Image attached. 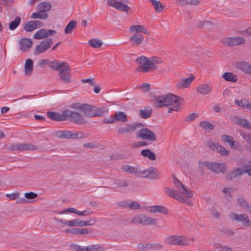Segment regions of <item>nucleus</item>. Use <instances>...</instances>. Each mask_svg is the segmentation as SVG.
<instances>
[{"label":"nucleus","mask_w":251,"mask_h":251,"mask_svg":"<svg viewBox=\"0 0 251 251\" xmlns=\"http://www.w3.org/2000/svg\"><path fill=\"white\" fill-rule=\"evenodd\" d=\"M229 217L233 221L242 222L243 226H251V221L246 214H237L232 212L229 214Z\"/></svg>","instance_id":"f8f14e48"},{"label":"nucleus","mask_w":251,"mask_h":251,"mask_svg":"<svg viewBox=\"0 0 251 251\" xmlns=\"http://www.w3.org/2000/svg\"><path fill=\"white\" fill-rule=\"evenodd\" d=\"M221 43L225 46L234 47L243 45L245 39L242 37H228L221 40Z\"/></svg>","instance_id":"6e6552de"},{"label":"nucleus","mask_w":251,"mask_h":251,"mask_svg":"<svg viewBox=\"0 0 251 251\" xmlns=\"http://www.w3.org/2000/svg\"><path fill=\"white\" fill-rule=\"evenodd\" d=\"M151 244L149 243L146 244L140 243L137 245L138 250L141 251H148L151 250Z\"/></svg>","instance_id":"603ef678"},{"label":"nucleus","mask_w":251,"mask_h":251,"mask_svg":"<svg viewBox=\"0 0 251 251\" xmlns=\"http://www.w3.org/2000/svg\"><path fill=\"white\" fill-rule=\"evenodd\" d=\"M172 177L173 183L176 190L166 188V191L168 195L179 201L190 205L191 202L188 199L184 198L183 196H180L179 194L184 195L186 198H191L193 196L192 191L187 189L182 183L175 175H173Z\"/></svg>","instance_id":"f257e3e1"},{"label":"nucleus","mask_w":251,"mask_h":251,"mask_svg":"<svg viewBox=\"0 0 251 251\" xmlns=\"http://www.w3.org/2000/svg\"><path fill=\"white\" fill-rule=\"evenodd\" d=\"M145 125L141 123H134L131 124H126L125 126H120L118 133L120 135L131 134L141 127H145Z\"/></svg>","instance_id":"39448f33"},{"label":"nucleus","mask_w":251,"mask_h":251,"mask_svg":"<svg viewBox=\"0 0 251 251\" xmlns=\"http://www.w3.org/2000/svg\"><path fill=\"white\" fill-rule=\"evenodd\" d=\"M129 30L132 32H135V33H142L147 35L150 34V32L148 30L142 25H132L129 28Z\"/></svg>","instance_id":"bb28decb"},{"label":"nucleus","mask_w":251,"mask_h":251,"mask_svg":"<svg viewBox=\"0 0 251 251\" xmlns=\"http://www.w3.org/2000/svg\"><path fill=\"white\" fill-rule=\"evenodd\" d=\"M132 224H141L143 226L155 225L156 220L151 217L144 215L134 217L131 221Z\"/></svg>","instance_id":"9b49d317"},{"label":"nucleus","mask_w":251,"mask_h":251,"mask_svg":"<svg viewBox=\"0 0 251 251\" xmlns=\"http://www.w3.org/2000/svg\"><path fill=\"white\" fill-rule=\"evenodd\" d=\"M21 22V18L20 17H16L15 19L11 22L9 25V28L11 30H14L20 25Z\"/></svg>","instance_id":"c03bdc74"},{"label":"nucleus","mask_w":251,"mask_h":251,"mask_svg":"<svg viewBox=\"0 0 251 251\" xmlns=\"http://www.w3.org/2000/svg\"><path fill=\"white\" fill-rule=\"evenodd\" d=\"M150 211L152 213L159 212L163 214H167V209L161 205H154L150 207Z\"/></svg>","instance_id":"58836bf2"},{"label":"nucleus","mask_w":251,"mask_h":251,"mask_svg":"<svg viewBox=\"0 0 251 251\" xmlns=\"http://www.w3.org/2000/svg\"><path fill=\"white\" fill-rule=\"evenodd\" d=\"M89 233L87 228H77V234L85 235Z\"/></svg>","instance_id":"69168bd1"},{"label":"nucleus","mask_w":251,"mask_h":251,"mask_svg":"<svg viewBox=\"0 0 251 251\" xmlns=\"http://www.w3.org/2000/svg\"><path fill=\"white\" fill-rule=\"evenodd\" d=\"M20 50L23 51H28L31 47L32 41L26 38L21 39L19 42Z\"/></svg>","instance_id":"b1692460"},{"label":"nucleus","mask_w":251,"mask_h":251,"mask_svg":"<svg viewBox=\"0 0 251 251\" xmlns=\"http://www.w3.org/2000/svg\"><path fill=\"white\" fill-rule=\"evenodd\" d=\"M77 22L76 21H72L67 25L64 29L65 34L71 33L74 29L76 27Z\"/></svg>","instance_id":"4c0bfd02"},{"label":"nucleus","mask_w":251,"mask_h":251,"mask_svg":"<svg viewBox=\"0 0 251 251\" xmlns=\"http://www.w3.org/2000/svg\"><path fill=\"white\" fill-rule=\"evenodd\" d=\"M68 111L70 113L68 116H66V120L69 119L78 125H83L86 123V121L81 114L70 110H68Z\"/></svg>","instance_id":"f3484780"},{"label":"nucleus","mask_w":251,"mask_h":251,"mask_svg":"<svg viewBox=\"0 0 251 251\" xmlns=\"http://www.w3.org/2000/svg\"><path fill=\"white\" fill-rule=\"evenodd\" d=\"M144 36L141 33H134L129 38V41L132 46L138 47L143 42Z\"/></svg>","instance_id":"4be33fe9"},{"label":"nucleus","mask_w":251,"mask_h":251,"mask_svg":"<svg viewBox=\"0 0 251 251\" xmlns=\"http://www.w3.org/2000/svg\"><path fill=\"white\" fill-rule=\"evenodd\" d=\"M32 23V21H30L27 23H25L24 25V29L25 30L26 32H31L36 29L34 26V24Z\"/></svg>","instance_id":"09e8293b"},{"label":"nucleus","mask_w":251,"mask_h":251,"mask_svg":"<svg viewBox=\"0 0 251 251\" xmlns=\"http://www.w3.org/2000/svg\"><path fill=\"white\" fill-rule=\"evenodd\" d=\"M234 103L241 108H246L251 111V103L246 99H242L241 100L236 99L234 101Z\"/></svg>","instance_id":"cd10ccee"},{"label":"nucleus","mask_w":251,"mask_h":251,"mask_svg":"<svg viewBox=\"0 0 251 251\" xmlns=\"http://www.w3.org/2000/svg\"><path fill=\"white\" fill-rule=\"evenodd\" d=\"M70 112L68 109L63 111L62 113L53 111L47 112V117L50 120L54 121H64L66 120V116H68Z\"/></svg>","instance_id":"dca6fc26"},{"label":"nucleus","mask_w":251,"mask_h":251,"mask_svg":"<svg viewBox=\"0 0 251 251\" xmlns=\"http://www.w3.org/2000/svg\"><path fill=\"white\" fill-rule=\"evenodd\" d=\"M66 212H70V213H73L74 214H75L78 216H84L89 215L93 213V212L90 210L89 208H87V209L83 211H79L77 210V209H75L73 207H70L66 209L64 211L58 212V214H63Z\"/></svg>","instance_id":"aec40b11"},{"label":"nucleus","mask_w":251,"mask_h":251,"mask_svg":"<svg viewBox=\"0 0 251 251\" xmlns=\"http://www.w3.org/2000/svg\"><path fill=\"white\" fill-rule=\"evenodd\" d=\"M33 23L34 24V26L35 27V29L40 28L43 26L44 24L42 22L38 20H34L32 21Z\"/></svg>","instance_id":"e2e57ef3"},{"label":"nucleus","mask_w":251,"mask_h":251,"mask_svg":"<svg viewBox=\"0 0 251 251\" xmlns=\"http://www.w3.org/2000/svg\"><path fill=\"white\" fill-rule=\"evenodd\" d=\"M115 183L120 188L127 187L128 186V180L126 179L115 180Z\"/></svg>","instance_id":"8fccbe9b"},{"label":"nucleus","mask_w":251,"mask_h":251,"mask_svg":"<svg viewBox=\"0 0 251 251\" xmlns=\"http://www.w3.org/2000/svg\"><path fill=\"white\" fill-rule=\"evenodd\" d=\"M114 115L115 116L114 120H116V121H121L123 123L126 122L128 121L126 115L124 112H116L114 113Z\"/></svg>","instance_id":"72a5a7b5"},{"label":"nucleus","mask_w":251,"mask_h":251,"mask_svg":"<svg viewBox=\"0 0 251 251\" xmlns=\"http://www.w3.org/2000/svg\"><path fill=\"white\" fill-rule=\"evenodd\" d=\"M85 251H103V248L99 245H92L85 248Z\"/></svg>","instance_id":"3c124183"},{"label":"nucleus","mask_w":251,"mask_h":251,"mask_svg":"<svg viewBox=\"0 0 251 251\" xmlns=\"http://www.w3.org/2000/svg\"><path fill=\"white\" fill-rule=\"evenodd\" d=\"M109 6L114 7L121 11L127 12L130 7L125 3H128V0H107Z\"/></svg>","instance_id":"4468645a"},{"label":"nucleus","mask_w":251,"mask_h":251,"mask_svg":"<svg viewBox=\"0 0 251 251\" xmlns=\"http://www.w3.org/2000/svg\"><path fill=\"white\" fill-rule=\"evenodd\" d=\"M122 169L124 171L130 173L131 174H135L136 176H139L140 169L137 167H132L128 165H124L122 167Z\"/></svg>","instance_id":"c756f323"},{"label":"nucleus","mask_w":251,"mask_h":251,"mask_svg":"<svg viewBox=\"0 0 251 251\" xmlns=\"http://www.w3.org/2000/svg\"><path fill=\"white\" fill-rule=\"evenodd\" d=\"M6 197L9 199L10 200H14L18 199L19 197V193H14L12 194H6Z\"/></svg>","instance_id":"13d9d810"},{"label":"nucleus","mask_w":251,"mask_h":251,"mask_svg":"<svg viewBox=\"0 0 251 251\" xmlns=\"http://www.w3.org/2000/svg\"><path fill=\"white\" fill-rule=\"evenodd\" d=\"M136 62L140 66L137 68L138 72L143 73L149 72L150 70H156L158 69L157 64L163 62L161 58L157 56H152L148 58L145 56L141 55L136 59Z\"/></svg>","instance_id":"7ed1b4c3"},{"label":"nucleus","mask_w":251,"mask_h":251,"mask_svg":"<svg viewBox=\"0 0 251 251\" xmlns=\"http://www.w3.org/2000/svg\"><path fill=\"white\" fill-rule=\"evenodd\" d=\"M5 147L8 150L11 151H34L37 149L36 146L28 143H12Z\"/></svg>","instance_id":"423d86ee"},{"label":"nucleus","mask_w":251,"mask_h":251,"mask_svg":"<svg viewBox=\"0 0 251 251\" xmlns=\"http://www.w3.org/2000/svg\"><path fill=\"white\" fill-rule=\"evenodd\" d=\"M149 1L151 3L157 12H161L163 11L165 6H163L159 1L156 0H149Z\"/></svg>","instance_id":"a19ab883"},{"label":"nucleus","mask_w":251,"mask_h":251,"mask_svg":"<svg viewBox=\"0 0 251 251\" xmlns=\"http://www.w3.org/2000/svg\"><path fill=\"white\" fill-rule=\"evenodd\" d=\"M140 88L143 91L147 92L149 91L150 90V85L149 83H143L141 86Z\"/></svg>","instance_id":"338daca9"},{"label":"nucleus","mask_w":251,"mask_h":251,"mask_svg":"<svg viewBox=\"0 0 251 251\" xmlns=\"http://www.w3.org/2000/svg\"><path fill=\"white\" fill-rule=\"evenodd\" d=\"M207 145L210 150L216 152L217 151L220 145L219 144L214 143L212 141H209L207 142Z\"/></svg>","instance_id":"864d4df0"},{"label":"nucleus","mask_w":251,"mask_h":251,"mask_svg":"<svg viewBox=\"0 0 251 251\" xmlns=\"http://www.w3.org/2000/svg\"><path fill=\"white\" fill-rule=\"evenodd\" d=\"M240 68L244 72L251 74V65L247 62H242L240 64Z\"/></svg>","instance_id":"49530a36"},{"label":"nucleus","mask_w":251,"mask_h":251,"mask_svg":"<svg viewBox=\"0 0 251 251\" xmlns=\"http://www.w3.org/2000/svg\"><path fill=\"white\" fill-rule=\"evenodd\" d=\"M89 44L93 48H100L101 46L102 42L100 40L93 39L89 41Z\"/></svg>","instance_id":"de8ad7c7"},{"label":"nucleus","mask_w":251,"mask_h":251,"mask_svg":"<svg viewBox=\"0 0 251 251\" xmlns=\"http://www.w3.org/2000/svg\"><path fill=\"white\" fill-rule=\"evenodd\" d=\"M207 167L216 173L221 172L222 174H225L226 172V166L224 163L209 162V163L207 164Z\"/></svg>","instance_id":"6ab92c4d"},{"label":"nucleus","mask_w":251,"mask_h":251,"mask_svg":"<svg viewBox=\"0 0 251 251\" xmlns=\"http://www.w3.org/2000/svg\"><path fill=\"white\" fill-rule=\"evenodd\" d=\"M37 194L34 193V192H29V193H25V199H34L35 198H36L37 197Z\"/></svg>","instance_id":"4d7b16f0"},{"label":"nucleus","mask_w":251,"mask_h":251,"mask_svg":"<svg viewBox=\"0 0 251 251\" xmlns=\"http://www.w3.org/2000/svg\"><path fill=\"white\" fill-rule=\"evenodd\" d=\"M79 109L82 111L86 116L93 117V106L87 104H83L79 107Z\"/></svg>","instance_id":"393cba45"},{"label":"nucleus","mask_w":251,"mask_h":251,"mask_svg":"<svg viewBox=\"0 0 251 251\" xmlns=\"http://www.w3.org/2000/svg\"><path fill=\"white\" fill-rule=\"evenodd\" d=\"M67 65L68 64L65 62H59L58 60H55L50 61L49 66L52 70H57L59 72V70H61L62 68Z\"/></svg>","instance_id":"c85d7f7f"},{"label":"nucleus","mask_w":251,"mask_h":251,"mask_svg":"<svg viewBox=\"0 0 251 251\" xmlns=\"http://www.w3.org/2000/svg\"><path fill=\"white\" fill-rule=\"evenodd\" d=\"M195 78V77L194 75H191L188 78L180 79L176 83L177 88L179 89L188 88L190 86L192 82L194 80Z\"/></svg>","instance_id":"412c9836"},{"label":"nucleus","mask_w":251,"mask_h":251,"mask_svg":"<svg viewBox=\"0 0 251 251\" xmlns=\"http://www.w3.org/2000/svg\"><path fill=\"white\" fill-rule=\"evenodd\" d=\"M52 44L53 40L52 38H48L41 41L40 44L36 47L34 54L37 55L46 52L51 46Z\"/></svg>","instance_id":"ddd939ff"},{"label":"nucleus","mask_w":251,"mask_h":251,"mask_svg":"<svg viewBox=\"0 0 251 251\" xmlns=\"http://www.w3.org/2000/svg\"><path fill=\"white\" fill-rule=\"evenodd\" d=\"M222 140L225 142H227L228 144L233 140L232 136L226 134H224L222 137Z\"/></svg>","instance_id":"052dcab7"},{"label":"nucleus","mask_w":251,"mask_h":251,"mask_svg":"<svg viewBox=\"0 0 251 251\" xmlns=\"http://www.w3.org/2000/svg\"><path fill=\"white\" fill-rule=\"evenodd\" d=\"M199 126L204 130H212L215 128V126L214 125L207 121L200 122L199 123Z\"/></svg>","instance_id":"a18cd8bd"},{"label":"nucleus","mask_w":251,"mask_h":251,"mask_svg":"<svg viewBox=\"0 0 251 251\" xmlns=\"http://www.w3.org/2000/svg\"><path fill=\"white\" fill-rule=\"evenodd\" d=\"M58 76L61 81L65 84H68L72 82L70 74V68L68 65L64 66L61 70H59Z\"/></svg>","instance_id":"2eb2a0df"},{"label":"nucleus","mask_w":251,"mask_h":251,"mask_svg":"<svg viewBox=\"0 0 251 251\" xmlns=\"http://www.w3.org/2000/svg\"><path fill=\"white\" fill-rule=\"evenodd\" d=\"M212 86L210 84L203 83L200 85L197 88V91L200 94L206 95L211 93Z\"/></svg>","instance_id":"a878e982"},{"label":"nucleus","mask_w":251,"mask_h":251,"mask_svg":"<svg viewBox=\"0 0 251 251\" xmlns=\"http://www.w3.org/2000/svg\"><path fill=\"white\" fill-rule=\"evenodd\" d=\"M239 205L243 208L246 211L251 213V206L249 202L244 198H239L238 200Z\"/></svg>","instance_id":"7c9ffc66"},{"label":"nucleus","mask_w":251,"mask_h":251,"mask_svg":"<svg viewBox=\"0 0 251 251\" xmlns=\"http://www.w3.org/2000/svg\"><path fill=\"white\" fill-rule=\"evenodd\" d=\"M228 144L231 149L238 150L241 149V146L240 144L238 142L235 141L233 140L232 141H231V142H230Z\"/></svg>","instance_id":"5fc2aeb1"},{"label":"nucleus","mask_w":251,"mask_h":251,"mask_svg":"<svg viewBox=\"0 0 251 251\" xmlns=\"http://www.w3.org/2000/svg\"><path fill=\"white\" fill-rule=\"evenodd\" d=\"M56 136L60 139H78L85 137V133L78 132L73 133L69 130H59L56 133Z\"/></svg>","instance_id":"0eeeda50"},{"label":"nucleus","mask_w":251,"mask_h":251,"mask_svg":"<svg viewBox=\"0 0 251 251\" xmlns=\"http://www.w3.org/2000/svg\"><path fill=\"white\" fill-rule=\"evenodd\" d=\"M108 111V108L106 107H100L97 108L94 106L93 117L101 116Z\"/></svg>","instance_id":"473e14b6"},{"label":"nucleus","mask_w":251,"mask_h":251,"mask_svg":"<svg viewBox=\"0 0 251 251\" xmlns=\"http://www.w3.org/2000/svg\"><path fill=\"white\" fill-rule=\"evenodd\" d=\"M128 206L131 209H138L139 207V203L137 201H132L128 205Z\"/></svg>","instance_id":"bf43d9fd"},{"label":"nucleus","mask_w":251,"mask_h":251,"mask_svg":"<svg viewBox=\"0 0 251 251\" xmlns=\"http://www.w3.org/2000/svg\"><path fill=\"white\" fill-rule=\"evenodd\" d=\"M176 2L180 6L187 4L197 5L200 3V1L199 0H176Z\"/></svg>","instance_id":"c9c22d12"},{"label":"nucleus","mask_w":251,"mask_h":251,"mask_svg":"<svg viewBox=\"0 0 251 251\" xmlns=\"http://www.w3.org/2000/svg\"><path fill=\"white\" fill-rule=\"evenodd\" d=\"M56 33V31L54 30L42 28L35 33L33 38L35 39H42L52 36Z\"/></svg>","instance_id":"a211bd4d"},{"label":"nucleus","mask_w":251,"mask_h":251,"mask_svg":"<svg viewBox=\"0 0 251 251\" xmlns=\"http://www.w3.org/2000/svg\"><path fill=\"white\" fill-rule=\"evenodd\" d=\"M198 117V114L197 113H191L189 115L186 119L187 122H191L195 120Z\"/></svg>","instance_id":"680f3d73"},{"label":"nucleus","mask_w":251,"mask_h":251,"mask_svg":"<svg viewBox=\"0 0 251 251\" xmlns=\"http://www.w3.org/2000/svg\"><path fill=\"white\" fill-rule=\"evenodd\" d=\"M152 109L147 107L145 108V109H141L139 111V114L141 117L145 119L150 117Z\"/></svg>","instance_id":"ea45409f"},{"label":"nucleus","mask_w":251,"mask_h":251,"mask_svg":"<svg viewBox=\"0 0 251 251\" xmlns=\"http://www.w3.org/2000/svg\"><path fill=\"white\" fill-rule=\"evenodd\" d=\"M217 152H219L221 155L224 156H227L229 154V151L221 145H219Z\"/></svg>","instance_id":"6e6d98bb"},{"label":"nucleus","mask_w":251,"mask_h":251,"mask_svg":"<svg viewBox=\"0 0 251 251\" xmlns=\"http://www.w3.org/2000/svg\"><path fill=\"white\" fill-rule=\"evenodd\" d=\"M48 14L45 13L41 11L33 13L31 15V19H39L42 20L47 19L48 18Z\"/></svg>","instance_id":"79ce46f5"},{"label":"nucleus","mask_w":251,"mask_h":251,"mask_svg":"<svg viewBox=\"0 0 251 251\" xmlns=\"http://www.w3.org/2000/svg\"><path fill=\"white\" fill-rule=\"evenodd\" d=\"M209 163V162H202L201 161L198 162L199 167L201 172H203L204 170L205 167H207V164Z\"/></svg>","instance_id":"0e129e2a"},{"label":"nucleus","mask_w":251,"mask_h":251,"mask_svg":"<svg viewBox=\"0 0 251 251\" xmlns=\"http://www.w3.org/2000/svg\"><path fill=\"white\" fill-rule=\"evenodd\" d=\"M160 176V172L155 167H150L143 170L140 169L138 177L149 179H155L159 178Z\"/></svg>","instance_id":"20e7f679"},{"label":"nucleus","mask_w":251,"mask_h":251,"mask_svg":"<svg viewBox=\"0 0 251 251\" xmlns=\"http://www.w3.org/2000/svg\"><path fill=\"white\" fill-rule=\"evenodd\" d=\"M136 135L137 137L141 138L143 140L151 141H154L156 140V136L155 133L148 128H144V127L139 128Z\"/></svg>","instance_id":"9d476101"},{"label":"nucleus","mask_w":251,"mask_h":251,"mask_svg":"<svg viewBox=\"0 0 251 251\" xmlns=\"http://www.w3.org/2000/svg\"><path fill=\"white\" fill-rule=\"evenodd\" d=\"M168 244L188 246L190 242L187 237L182 236H170L166 239Z\"/></svg>","instance_id":"1a4fd4ad"},{"label":"nucleus","mask_w":251,"mask_h":251,"mask_svg":"<svg viewBox=\"0 0 251 251\" xmlns=\"http://www.w3.org/2000/svg\"><path fill=\"white\" fill-rule=\"evenodd\" d=\"M141 154L145 157L148 158L151 160H154L156 158L155 153L148 149L143 150L141 151Z\"/></svg>","instance_id":"e433bc0d"},{"label":"nucleus","mask_w":251,"mask_h":251,"mask_svg":"<svg viewBox=\"0 0 251 251\" xmlns=\"http://www.w3.org/2000/svg\"><path fill=\"white\" fill-rule=\"evenodd\" d=\"M232 121L235 124L240 125L243 127L251 129V123L246 119L238 116H234L232 118Z\"/></svg>","instance_id":"5701e85b"},{"label":"nucleus","mask_w":251,"mask_h":251,"mask_svg":"<svg viewBox=\"0 0 251 251\" xmlns=\"http://www.w3.org/2000/svg\"><path fill=\"white\" fill-rule=\"evenodd\" d=\"M154 105L156 107L171 106L168 113L177 111L180 109V104L183 101V99L171 93L166 95L155 96L154 97Z\"/></svg>","instance_id":"f03ea898"},{"label":"nucleus","mask_w":251,"mask_h":251,"mask_svg":"<svg viewBox=\"0 0 251 251\" xmlns=\"http://www.w3.org/2000/svg\"><path fill=\"white\" fill-rule=\"evenodd\" d=\"M51 4L47 2H42L38 4L37 6V9L45 13V12L50 10L51 9Z\"/></svg>","instance_id":"2f4dec72"},{"label":"nucleus","mask_w":251,"mask_h":251,"mask_svg":"<svg viewBox=\"0 0 251 251\" xmlns=\"http://www.w3.org/2000/svg\"><path fill=\"white\" fill-rule=\"evenodd\" d=\"M222 77L227 81H230L232 82H235L237 81V76L232 73L226 72L225 73Z\"/></svg>","instance_id":"f704fd0d"},{"label":"nucleus","mask_w":251,"mask_h":251,"mask_svg":"<svg viewBox=\"0 0 251 251\" xmlns=\"http://www.w3.org/2000/svg\"><path fill=\"white\" fill-rule=\"evenodd\" d=\"M25 68V74H30L33 70V61L32 59L29 58L26 60Z\"/></svg>","instance_id":"37998d69"},{"label":"nucleus","mask_w":251,"mask_h":251,"mask_svg":"<svg viewBox=\"0 0 251 251\" xmlns=\"http://www.w3.org/2000/svg\"><path fill=\"white\" fill-rule=\"evenodd\" d=\"M218 249V247H217ZM219 248L220 249L219 251H232V249L231 248L227 246H223L219 245Z\"/></svg>","instance_id":"774afa93"}]
</instances>
